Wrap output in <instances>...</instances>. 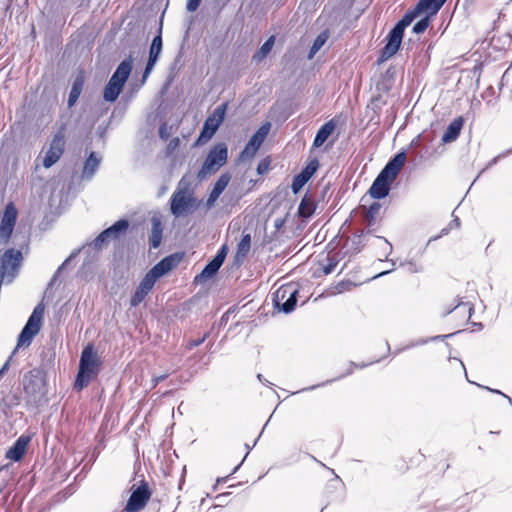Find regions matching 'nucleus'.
<instances>
[{
  "instance_id": "obj_34",
  "label": "nucleus",
  "mask_w": 512,
  "mask_h": 512,
  "mask_svg": "<svg viewBox=\"0 0 512 512\" xmlns=\"http://www.w3.org/2000/svg\"><path fill=\"white\" fill-rule=\"evenodd\" d=\"M42 383L43 379L41 376L31 374L29 377V381L25 382V390L27 392H35L36 388L40 390Z\"/></svg>"
},
{
  "instance_id": "obj_12",
  "label": "nucleus",
  "mask_w": 512,
  "mask_h": 512,
  "mask_svg": "<svg viewBox=\"0 0 512 512\" xmlns=\"http://www.w3.org/2000/svg\"><path fill=\"white\" fill-rule=\"evenodd\" d=\"M270 127V123H265L253 134L240 154L239 159L241 161L250 160L255 156L260 146L266 139L270 131Z\"/></svg>"
},
{
  "instance_id": "obj_19",
  "label": "nucleus",
  "mask_w": 512,
  "mask_h": 512,
  "mask_svg": "<svg viewBox=\"0 0 512 512\" xmlns=\"http://www.w3.org/2000/svg\"><path fill=\"white\" fill-rule=\"evenodd\" d=\"M179 261L180 257L177 255H169L159 261L148 273L157 281V279L175 268Z\"/></svg>"
},
{
  "instance_id": "obj_4",
  "label": "nucleus",
  "mask_w": 512,
  "mask_h": 512,
  "mask_svg": "<svg viewBox=\"0 0 512 512\" xmlns=\"http://www.w3.org/2000/svg\"><path fill=\"white\" fill-rule=\"evenodd\" d=\"M43 316L44 306L43 304H38L18 337L16 349L30 346L42 327Z\"/></svg>"
},
{
  "instance_id": "obj_55",
  "label": "nucleus",
  "mask_w": 512,
  "mask_h": 512,
  "mask_svg": "<svg viewBox=\"0 0 512 512\" xmlns=\"http://www.w3.org/2000/svg\"><path fill=\"white\" fill-rule=\"evenodd\" d=\"M437 512H444L443 510H437Z\"/></svg>"
},
{
  "instance_id": "obj_39",
  "label": "nucleus",
  "mask_w": 512,
  "mask_h": 512,
  "mask_svg": "<svg viewBox=\"0 0 512 512\" xmlns=\"http://www.w3.org/2000/svg\"><path fill=\"white\" fill-rule=\"evenodd\" d=\"M158 58L159 57H157V56L149 54V59H148V62L146 64V67H145V70H144V73H143L142 84L145 83V81L149 77V75L152 72L156 62L158 61Z\"/></svg>"
},
{
  "instance_id": "obj_23",
  "label": "nucleus",
  "mask_w": 512,
  "mask_h": 512,
  "mask_svg": "<svg viewBox=\"0 0 512 512\" xmlns=\"http://www.w3.org/2000/svg\"><path fill=\"white\" fill-rule=\"evenodd\" d=\"M447 0H419L416 7L421 14L435 16Z\"/></svg>"
},
{
  "instance_id": "obj_31",
  "label": "nucleus",
  "mask_w": 512,
  "mask_h": 512,
  "mask_svg": "<svg viewBox=\"0 0 512 512\" xmlns=\"http://www.w3.org/2000/svg\"><path fill=\"white\" fill-rule=\"evenodd\" d=\"M420 15V11H418L417 7L415 6L414 9L408 11L394 27H400V30L404 32L405 28L409 26L413 22V20Z\"/></svg>"
},
{
  "instance_id": "obj_21",
  "label": "nucleus",
  "mask_w": 512,
  "mask_h": 512,
  "mask_svg": "<svg viewBox=\"0 0 512 512\" xmlns=\"http://www.w3.org/2000/svg\"><path fill=\"white\" fill-rule=\"evenodd\" d=\"M230 175L228 173L222 174L216 183L214 184V187L206 201V206L208 209L212 208L215 205V202L219 198V196L222 194V192L226 189L230 182Z\"/></svg>"
},
{
  "instance_id": "obj_49",
  "label": "nucleus",
  "mask_w": 512,
  "mask_h": 512,
  "mask_svg": "<svg viewBox=\"0 0 512 512\" xmlns=\"http://www.w3.org/2000/svg\"><path fill=\"white\" fill-rule=\"evenodd\" d=\"M68 261H69V259H67L64 263H62V265L58 268L57 272H60L63 269V267L67 264Z\"/></svg>"
},
{
  "instance_id": "obj_10",
  "label": "nucleus",
  "mask_w": 512,
  "mask_h": 512,
  "mask_svg": "<svg viewBox=\"0 0 512 512\" xmlns=\"http://www.w3.org/2000/svg\"><path fill=\"white\" fill-rule=\"evenodd\" d=\"M150 497L151 490L149 484L145 480H142L137 488L132 489L124 511L139 512L146 506Z\"/></svg>"
},
{
  "instance_id": "obj_38",
  "label": "nucleus",
  "mask_w": 512,
  "mask_h": 512,
  "mask_svg": "<svg viewBox=\"0 0 512 512\" xmlns=\"http://www.w3.org/2000/svg\"><path fill=\"white\" fill-rule=\"evenodd\" d=\"M430 18L431 17L425 15L418 22H416L415 25L413 26V32L416 34L423 33L430 24Z\"/></svg>"
},
{
  "instance_id": "obj_24",
  "label": "nucleus",
  "mask_w": 512,
  "mask_h": 512,
  "mask_svg": "<svg viewBox=\"0 0 512 512\" xmlns=\"http://www.w3.org/2000/svg\"><path fill=\"white\" fill-rule=\"evenodd\" d=\"M464 120L462 117L455 118L447 127L445 130L443 136H442V142L443 143H450L455 141L463 127Z\"/></svg>"
},
{
  "instance_id": "obj_47",
  "label": "nucleus",
  "mask_w": 512,
  "mask_h": 512,
  "mask_svg": "<svg viewBox=\"0 0 512 512\" xmlns=\"http://www.w3.org/2000/svg\"><path fill=\"white\" fill-rule=\"evenodd\" d=\"M9 367V362H6L3 367L0 369V377L5 373V371L8 369Z\"/></svg>"
},
{
  "instance_id": "obj_14",
  "label": "nucleus",
  "mask_w": 512,
  "mask_h": 512,
  "mask_svg": "<svg viewBox=\"0 0 512 512\" xmlns=\"http://www.w3.org/2000/svg\"><path fill=\"white\" fill-rule=\"evenodd\" d=\"M64 146V136L62 134L55 135L43 160L45 168H50L60 159L64 152Z\"/></svg>"
},
{
  "instance_id": "obj_27",
  "label": "nucleus",
  "mask_w": 512,
  "mask_h": 512,
  "mask_svg": "<svg viewBox=\"0 0 512 512\" xmlns=\"http://www.w3.org/2000/svg\"><path fill=\"white\" fill-rule=\"evenodd\" d=\"M162 231H163V227H162V223H161L160 219L157 217H153L151 237H150L151 246L153 248H157L160 245L161 240H162Z\"/></svg>"
},
{
  "instance_id": "obj_30",
  "label": "nucleus",
  "mask_w": 512,
  "mask_h": 512,
  "mask_svg": "<svg viewBox=\"0 0 512 512\" xmlns=\"http://www.w3.org/2000/svg\"><path fill=\"white\" fill-rule=\"evenodd\" d=\"M222 262L220 260V258H213L206 266L205 268L202 270V272L200 273L199 276L196 277L197 278H200V279H208V278H211L212 276H214L218 270L220 269V267L222 266Z\"/></svg>"
},
{
  "instance_id": "obj_33",
  "label": "nucleus",
  "mask_w": 512,
  "mask_h": 512,
  "mask_svg": "<svg viewBox=\"0 0 512 512\" xmlns=\"http://www.w3.org/2000/svg\"><path fill=\"white\" fill-rule=\"evenodd\" d=\"M251 247V236L250 234H245L242 236L240 242L237 246V255L241 257H245Z\"/></svg>"
},
{
  "instance_id": "obj_46",
  "label": "nucleus",
  "mask_w": 512,
  "mask_h": 512,
  "mask_svg": "<svg viewBox=\"0 0 512 512\" xmlns=\"http://www.w3.org/2000/svg\"><path fill=\"white\" fill-rule=\"evenodd\" d=\"M335 266H336V264H335V263H330L329 265L325 266V267L323 268L324 273H325V274H330V273H332V272L334 271V269H335Z\"/></svg>"
},
{
  "instance_id": "obj_16",
  "label": "nucleus",
  "mask_w": 512,
  "mask_h": 512,
  "mask_svg": "<svg viewBox=\"0 0 512 512\" xmlns=\"http://www.w3.org/2000/svg\"><path fill=\"white\" fill-rule=\"evenodd\" d=\"M404 32L399 28H393L387 36V43L382 50V59H389L397 53L400 48Z\"/></svg>"
},
{
  "instance_id": "obj_28",
  "label": "nucleus",
  "mask_w": 512,
  "mask_h": 512,
  "mask_svg": "<svg viewBox=\"0 0 512 512\" xmlns=\"http://www.w3.org/2000/svg\"><path fill=\"white\" fill-rule=\"evenodd\" d=\"M275 43V36H270L265 43L259 48V50L253 55V61L260 63L263 61L268 54L271 52Z\"/></svg>"
},
{
  "instance_id": "obj_7",
  "label": "nucleus",
  "mask_w": 512,
  "mask_h": 512,
  "mask_svg": "<svg viewBox=\"0 0 512 512\" xmlns=\"http://www.w3.org/2000/svg\"><path fill=\"white\" fill-rule=\"evenodd\" d=\"M183 181L179 183L178 189L173 193L170 201V210L175 217L188 214L194 207L195 199L187 188H181Z\"/></svg>"
},
{
  "instance_id": "obj_35",
  "label": "nucleus",
  "mask_w": 512,
  "mask_h": 512,
  "mask_svg": "<svg viewBox=\"0 0 512 512\" xmlns=\"http://www.w3.org/2000/svg\"><path fill=\"white\" fill-rule=\"evenodd\" d=\"M309 180L300 173L297 174L292 181L291 189L293 193L297 194Z\"/></svg>"
},
{
  "instance_id": "obj_51",
  "label": "nucleus",
  "mask_w": 512,
  "mask_h": 512,
  "mask_svg": "<svg viewBox=\"0 0 512 512\" xmlns=\"http://www.w3.org/2000/svg\"><path fill=\"white\" fill-rule=\"evenodd\" d=\"M337 289H338L339 292H342L343 291L342 284L338 285Z\"/></svg>"
},
{
  "instance_id": "obj_17",
  "label": "nucleus",
  "mask_w": 512,
  "mask_h": 512,
  "mask_svg": "<svg viewBox=\"0 0 512 512\" xmlns=\"http://www.w3.org/2000/svg\"><path fill=\"white\" fill-rule=\"evenodd\" d=\"M156 280L147 273L130 299L131 307H137L153 289Z\"/></svg>"
},
{
  "instance_id": "obj_42",
  "label": "nucleus",
  "mask_w": 512,
  "mask_h": 512,
  "mask_svg": "<svg viewBox=\"0 0 512 512\" xmlns=\"http://www.w3.org/2000/svg\"><path fill=\"white\" fill-rule=\"evenodd\" d=\"M269 166H270V161L268 159H263L262 161L259 162V164L257 166V172L259 174H264L269 170Z\"/></svg>"
},
{
  "instance_id": "obj_40",
  "label": "nucleus",
  "mask_w": 512,
  "mask_h": 512,
  "mask_svg": "<svg viewBox=\"0 0 512 512\" xmlns=\"http://www.w3.org/2000/svg\"><path fill=\"white\" fill-rule=\"evenodd\" d=\"M270 419H271V418H268V420H270ZM268 423H269V421H267V422L264 424V426H263V428H262V430H261L260 434H259V435H258V437L254 440V442H253V445H252V446H250L249 444H245V447H246V449H247V453H246V455L244 456V458H243V460H242V461H244V460L246 459V457H247V455L249 454L250 450H251V449L256 445L257 441H258V440H259V438L261 437V435H262L263 431L265 430V428L267 427ZM242 463H243V462H241L240 464H238V465L233 469V472H232V473H235V472L239 469V467L241 466V464H242Z\"/></svg>"
},
{
  "instance_id": "obj_48",
  "label": "nucleus",
  "mask_w": 512,
  "mask_h": 512,
  "mask_svg": "<svg viewBox=\"0 0 512 512\" xmlns=\"http://www.w3.org/2000/svg\"><path fill=\"white\" fill-rule=\"evenodd\" d=\"M379 239L383 242V244H384L386 247H388L389 249H391V245H390V243H389L387 240H385V239H383V238H379Z\"/></svg>"
},
{
  "instance_id": "obj_36",
  "label": "nucleus",
  "mask_w": 512,
  "mask_h": 512,
  "mask_svg": "<svg viewBox=\"0 0 512 512\" xmlns=\"http://www.w3.org/2000/svg\"><path fill=\"white\" fill-rule=\"evenodd\" d=\"M318 166V161L312 160L306 165V167L300 172V174L304 175L308 180H310V178L316 173Z\"/></svg>"
},
{
  "instance_id": "obj_44",
  "label": "nucleus",
  "mask_w": 512,
  "mask_h": 512,
  "mask_svg": "<svg viewBox=\"0 0 512 512\" xmlns=\"http://www.w3.org/2000/svg\"><path fill=\"white\" fill-rule=\"evenodd\" d=\"M206 337H207V335H204L202 338H199L197 340H190L187 343V348L188 349H193L194 347H197V346L201 345L206 340Z\"/></svg>"
},
{
  "instance_id": "obj_22",
  "label": "nucleus",
  "mask_w": 512,
  "mask_h": 512,
  "mask_svg": "<svg viewBox=\"0 0 512 512\" xmlns=\"http://www.w3.org/2000/svg\"><path fill=\"white\" fill-rule=\"evenodd\" d=\"M336 125L337 124L334 119H331L327 121L324 125H322L314 138L313 147H321L326 142V140L333 134V132L336 129Z\"/></svg>"
},
{
  "instance_id": "obj_53",
  "label": "nucleus",
  "mask_w": 512,
  "mask_h": 512,
  "mask_svg": "<svg viewBox=\"0 0 512 512\" xmlns=\"http://www.w3.org/2000/svg\"><path fill=\"white\" fill-rule=\"evenodd\" d=\"M165 191H166V188H165V187H163V188H162V191H161V194L165 193Z\"/></svg>"
},
{
  "instance_id": "obj_32",
  "label": "nucleus",
  "mask_w": 512,
  "mask_h": 512,
  "mask_svg": "<svg viewBox=\"0 0 512 512\" xmlns=\"http://www.w3.org/2000/svg\"><path fill=\"white\" fill-rule=\"evenodd\" d=\"M328 39V33L326 31L320 33L317 38L314 40L313 45L310 49L308 58L312 59L315 54L323 47Z\"/></svg>"
},
{
  "instance_id": "obj_15",
  "label": "nucleus",
  "mask_w": 512,
  "mask_h": 512,
  "mask_svg": "<svg viewBox=\"0 0 512 512\" xmlns=\"http://www.w3.org/2000/svg\"><path fill=\"white\" fill-rule=\"evenodd\" d=\"M129 223L127 220L121 219L114 223L111 227L101 232L94 241L95 247H100L109 239H117L122 233L128 229Z\"/></svg>"
},
{
  "instance_id": "obj_11",
  "label": "nucleus",
  "mask_w": 512,
  "mask_h": 512,
  "mask_svg": "<svg viewBox=\"0 0 512 512\" xmlns=\"http://www.w3.org/2000/svg\"><path fill=\"white\" fill-rule=\"evenodd\" d=\"M18 211L14 203L6 205L0 222V245L7 244L17 221Z\"/></svg>"
},
{
  "instance_id": "obj_29",
  "label": "nucleus",
  "mask_w": 512,
  "mask_h": 512,
  "mask_svg": "<svg viewBox=\"0 0 512 512\" xmlns=\"http://www.w3.org/2000/svg\"><path fill=\"white\" fill-rule=\"evenodd\" d=\"M100 164V158L96 157V154L92 152L87 158L84 168H83V177L91 178L95 171L98 169Z\"/></svg>"
},
{
  "instance_id": "obj_43",
  "label": "nucleus",
  "mask_w": 512,
  "mask_h": 512,
  "mask_svg": "<svg viewBox=\"0 0 512 512\" xmlns=\"http://www.w3.org/2000/svg\"><path fill=\"white\" fill-rule=\"evenodd\" d=\"M200 2H201V0H188V1H187V6H186L187 10H188L189 12H194V11H196V10H197V8H198V7H199V5H200Z\"/></svg>"
},
{
  "instance_id": "obj_6",
  "label": "nucleus",
  "mask_w": 512,
  "mask_h": 512,
  "mask_svg": "<svg viewBox=\"0 0 512 512\" xmlns=\"http://www.w3.org/2000/svg\"><path fill=\"white\" fill-rule=\"evenodd\" d=\"M227 106V103L219 105L214 109L212 114L207 117L201 133L196 141L197 145L203 144L213 137V135L224 121Z\"/></svg>"
},
{
  "instance_id": "obj_9",
  "label": "nucleus",
  "mask_w": 512,
  "mask_h": 512,
  "mask_svg": "<svg viewBox=\"0 0 512 512\" xmlns=\"http://www.w3.org/2000/svg\"><path fill=\"white\" fill-rule=\"evenodd\" d=\"M298 290L294 284H286L279 287L274 294L275 307L285 313L294 310L297 302Z\"/></svg>"
},
{
  "instance_id": "obj_37",
  "label": "nucleus",
  "mask_w": 512,
  "mask_h": 512,
  "mask_svg": "<svg viewBox=\"0 0 512 512\" xmlns=\"http://www.w3.org/2000/svg\"><path fill=\"white\" fill-rule=\"evenodd\" d=\"M161 51H162V37L159 34L156 37H154V39L152 40L149 54L159 57Z\"/></svg>"
},
{
  "instance_id": "obj_45",
  "label": "nucleus",
  "mask_w": 512,
  "mask_h": 512,
  "mask_svg": "<svg viewBox=\"0 0 512 512\" xmlns=\"http://www.w3.org/2000/svg\"><path fill=\"white\" fill-rule=\"evenodd\" d=\"M226 254H227V247H226V246H223V247L218 251V253L216 254V256H215L214 258H220L221 262L223 263V262H224V260H225Z\"/></svg>"
},
{
  "instance_id": "obj_13",
  "label": "nucleus",
  "mask_w": 512,
  "mask_h": 512,
  "mask_svg": "<svg viewBox=\"0 0 512 512\" xmlns=\"http://www.w3.org/2000/svg\"><path fill=\"white\" fill-rule=\"evenodd\" d=\"M32 440L31 434H22L12 446L6 451L5 458L13 462H20L25 456L28 446Z\"/></svg>"
},
{
  "instance_id": "obj_8",
  "label": "nucleus",
  "mask_w": 512,
  "mask_h": 512,
  "mask_svg": "<svg viewBox=\"0 0 512 512\" xmlns=\"http://www.w3.org/2000/svg\"><path fill=\"white\" fill-rule=\"evenodd\" d=\"M22 261V253L16 249H8L0 259V277L1 283L11 282L18 272Z\"/></svg>"
},
{
  "instance_id": "obj_20",
  "label": "nucleus",
  "mask_w": 512,
  "mask_h": 512,
  "mask_svg": "<svg viewBox=\"0 0 512 512\" xmlns=\"http://www.w3.org/2000/svg\"><path fill=\"white\" fill-rule=\"evenodd\" d=\"M147 418H130L126 424L127 431H130L132 426H136L133 437V447L135 452H138V440L142 437H146L148 429L146 427Z\"/></svg>"
},
{
  "instance_id": "obj_18",
  "label": "nucleus",
  "mask_w": 512,
  "mask_h": 512,
  "mask_svg": "<svg viewBox=\"0 0 512 512\" xmlns=\"http://www.w3.org/2000/svg\"><path fill=\"white\" fill-rule=\"evenodd\" d=\"M179 261L180 257L177 255H169L159 261L148 273L157 281V279L175 268Z\"/></svg>"
},
{
  "instance_id": "obj_56",
  "label": "nucleus",
  "mask_w": 512,
  "mask_h": 512,
  "mask_svg": "<svg viewBox=\"0 0 512 512\" xmlns=\"http://www.w3.org/2000/svg\"><path fill=\"white\" fill-rule=\"evenodd\" d=\"M321 512H323V509L321 510Z\"/></svg>"
},
{
  "instance_id": "obj_25",
  "label": "nucleus",
  "mask_w": 512,
  "mask_h": 512,
  "mask_svg": "<svg viewBox=\"0 0 512 512\" xmlns=\"http://www.w3.org/2000/svg\"><path fill=\"white\" fill-rule=\"evenodd\" d=\"M316 209L315 201L308 195H305L298 207V214L303 218H309Z\"/></svg>"
},
{
  "instance_id": "obj_54",
  "label": "nucleus",
  "mask_w": 512,
  "mask_h": 512,
  "mask_svg": "<svg viewBox=\"0 0 512 512\" xmlns=\"http://www.w3.org/2000/svg\"><path fill=\"white\" fill-rule=\"evenodd\" d=\"M160 134L163 137V130H162V128L160 129Z\"/></svg>"
},
{
  "instance_id": "obj_3",
  "label": "nucleus",
  "mask_w": 512,
  "mask_h": 512,
  "mask_svg": "<svg viewBox=\"0 0 512 512\" xmlns=\"http://www.w3.org/2000/svg\"><path fill=\"white\" fill-rule=\"evenodd\" d=\"M133 68V60L131 57L123 60L113 75L111 76L110 80L108 81L107 85L104 88L103 92V98L107 102H114L117 100L119 94L121 93L131 71Z\"/></svg>"
},
{
  "instance_id": "obj_41",
  "label": "nucleus",
  "mask_w": 512,
  "mask_h": 512,
  "mask_svg": "<svg viewBox=\"0 0 512 512\" xmlns=\"http://www.w3.org/2000/svg\"><path fill=\"white\" fill-rule=\"evenodd\" d=\"M380 210V204L379 203H373L370 205L368 211H367V217L371 220L374 219V217L378 214Z\"/></svg>"
},
{
  "instance_id": "obj_1",
  "label": "nucleus",
  "mask_w": 512,
  "mask_h": 512,
  "mask_svg": "<svg viewBox=\"0 0 512 512\" xmlns=\"http://www.w3.org/2000/svg\"><path fill=\"white\" fill-rule=\"evenodd\" d=\"M405 162L406 154L400 152L386 164L369 189L372 198L382 199L389 194L390 185L397 178Z\"/></svg>"
},
{
  "instance_id": "obj_5",
  "label": "nucleus",
  "mask_w": 512,
  "mask_h": 512,
  "mask_svg": "<svg viewBox=\"0 0 512 512\" xmlns=\"http://www.w3.org/2000/svg\"><path fill=\"white\" fill-rule=\"evenodd\" d=\"M228 158V150L227 146L224 143H219L215 145L210 152L208 153L199 173V178H205L207 175L211 173H215L219 170L225 163Z\"/></svg>"
},
{
  "instance_id": "obj_26",
  "label": "nucleus",
  "mask_w": 512,
  "mask_h": 512,
  "mask_svg": "<svg viewBox=\"0 0 512 512\" xmlns=\"http://www.w3.org/2000/svg\"><path fill=\"white\" fill-rule=\"evenodd\" d=\"M84 86V76L82 74L78 75L72 85L69 98H68V105L69 107L73 106L76 101L78 100L82 89Z\"/></svg>"
},
{
  "instance_id": "obj_50",
  "label": "nucleus",
  "mask_w": 512,
  "mask_h": 512,
  "mask_svg": "<svg viewBox=\"0 0 512 512\" xmlns=\"http://www.w3.org/2000/svg\"><path fill=\"white\" fill-rule=\"evenodd\" d=\"M453 222H454V224L456 225V227H459V225H460V221H459V219H458V218H455V219L453 220Z\"/></svg>"
},
{
  "instance_id": "obj_52",
  "label": "nucleus",
  "mask_w": 512,
  "mask_h": 512,
  "mask_svg": "<svg viewBox=\"0 0 512 512\" xmlns=\"http://www.w3.org/2000/svg\"><path fill=\"white\" fill-rule=\"evenodd\" d=\"M178 412H179L180 414H182V411H181V405H180V406H178Z\"/></svg>"
},
{
  "instance_id": "obj_2",
  "label": "nucleus",
  "mask_w": 512,
  "mask_h": 512,
  "mask_svg": "<svg viewBox=\"0 0 512 512\" xmlns=\"http://www.w3.org/2000/svg\"><path fill=\"white\" fill-rule=\"evenodd\" d=\"M100 361L92 346L83 349L79 371L75 380V388L82 390L99 372Z\"/></svg>"
}]
</instances>
